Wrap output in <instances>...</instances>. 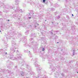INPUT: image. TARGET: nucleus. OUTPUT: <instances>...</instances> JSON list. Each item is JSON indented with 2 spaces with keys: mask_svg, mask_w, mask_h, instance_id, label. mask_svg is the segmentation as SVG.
Masks as SVG:
<instances>
[{
  "mask_svg": "<svg viewBox=\"0 0 78 78\" xmlns=\"http://www.w3.org/2000/svg\"><path fill=\"white\" fill-rule=\"evenodd\" d=\"M45 51V49H44V48H43V49H42L43 51Z\"/></svg>",
  "mask_w": 78,
  "mask_h": 78,
  "instance_id": "1",
  "label": "nucleus"
},
{
  "mask_svg": "<svg viewBox=\"0 0 78 78\" xmlns=\"http://www.w3.org/2000/svg\"><path fill=\"white\" fill-rule=\"evenodd\" d=\"M46 0H43V2H44V3H45V1Z\"/></svg>",
  "mask_w": 78,
  "mask_h": 78,
  "instance_id": "2",
  "label": "nucleus"
},
{
  "mask_svg": "<svg viewBox=\"0 0 78 78\" xmlns=\"http://www.w3.org/2000/svg\"><path fill=\"white\" fill-rule=\"evenodd\" d=\"M29 19H31V17H29Z\"/></svg>",
  "mask_w": 78,
  "mask_h": 78,
  "instance_id": "3",
  "label": "nucleus"
},
{
  "mask_svg": "<svg viewBox=\"0 0 78 78\" xmlns=\"http://www.w3.org/2000/svg\"><path fill=\"white\" fill-rule=\"evenodd\" d=\"M72 16H73V14H72Z\"/></svg>",
  "mask_w": 78,
  "mask_h": 78,
  "instance_id": "4",
  "label": "nucleus"
},
{
  "mask_svg": "<svg viewBox=\"0 0 78 78\" xmlns=\"http://www.w3.org/2000/svg\"><path fill=\"white\" fill-rule=\"evenodd\" d=\"M6 54H7V52L5 53Z\"/></svg>",
  "mask_w": 78,
  "mask_h": 78,
  "instance_id": "5",
  "label": "nucleus"
},
{
  "mask_svg": "<svg viewBox=\"0 0 78 78\" xmlns=\"http://www.w3.org/2000/svg\"><path fill=\"white\" fill-rule=\"evenodd\" d=\"M8 21H9V20H8Z\"/></svg>",
  "mask_w": 78,
  "mask_h": 78,
  "instance_id": "6",
  "label": "nucleus"
},
{
  "mask_svg": "<svg viewBox=\"0 0 78 78\" xmlns=\"http://www.w3.org/2000/svg\"><path fill=\"white\" fill-rule=\"evenodd\" d=\"M0 32H1V30H0Z\"/></svg>",
  "mask_w": 78,
  "mask_h": 78,
  "instance_id": "7",
  "label": "nucleus"
},
{
  "mask_svg": "<svg viewBox=\"0 0 78 78\" xmlns=\"http://www.w3.org/2000/svg\"><path fill=\"white\" fill-rule=\"evenodd\" d=\"M57 43H58V42H57Z\"/></svg>",
  "mask_w": 78,
  "mask_h": 78,
  "instance_id": "8",
  "label": "nucleus"
}]
</instances>
